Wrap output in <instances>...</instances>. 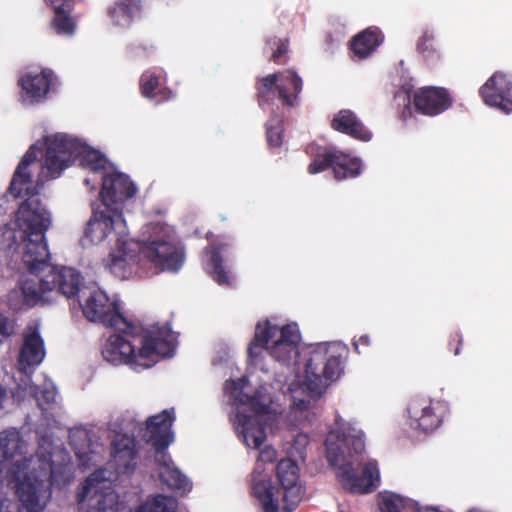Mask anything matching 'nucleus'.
Returning a JSON list of instances; mask_svg holds the SVG:
<instances>
[{
  "label": "nucleus",
  "instance_id": "32",
  "mask_svg": "<svg viewBox=\"0 0 512 512\" xmlns=\"http://www.w3.org/2000/svg\"><path fill=\"white\" fill-rule=\"evenodd\" d=\"M334 158L333 176L336 180L355 178L361 174L362 162L359 158L338 150H336Z\"/></svg>",
  "mask_w": 512,
  "mask_h": 512
},
{
  "label": "nucleus",
  "instance_id": "8",
  "mask_svg": "<svg viewBox=\"0 0 512 512\" xmlns=\"http://www.w3.org/2000/svg\"><path fill=\"white\" fill-rule=\"evenodd\" d=\"M257 340L271 343L267 347L269 354L278 362L288 365L298 355L300 334L296 325H284L279 328L266 321L264 326L257 324Z\"/></svg>",
  "mask_w": 512,
  "mask_h": 512
},
{
  "label": "nucleus",
  "instance_id": "47",
  "mask_svg": "<svg viewBox=\"0 0 512 512\" xmlns=\"http://www.w3.org/2000/svg\"><path fill=\"white\" fill-rule=\"evenodd\" d=\"M296 495H297V492L294 491L290 494V496L288 497V500H286L284 497V501L288 504V505H291L290 507H288V511H292L295 506L300 502V501H297L294 503L295 499H296Z\"/></svg>",
  "mask_w": 512,
  "mask_h": 512
},
{
  "label": "nucleus",
  "instance_id": "48",
  "mask_svg": "<svg viewBox=\"0 0 512 512\" xmlns=\"http://www.w3.org/2000/svg\"><path fill=\"white\" fill-rule=\"evenodd\" d=\"M8 397V390L2 384H0V410L3 409V403Z\"/></svg>",
  "mask_w": 512,
  "mask_h": 512
},
{
  "label": "nucleus",
  "instance_id": "1",
  "mask_svg": "<svg viewBox=\"0 0 512 512\" xmlns=\"http://www.w3.org/2000/svg\"><path fill=\"white\" fill-rule=\"evenodd\" d=\"M17 223L24 231L23 262L34 277L21 282L23 305L32 308L50 303L53 295L74 298L78 295L83 277L75 268L49 263L50 253L45 239L51 220L38 198L29 197L21 203Z\"/></svg>",
  "mask_w": 512,
  "mask_h": 512
},
{
  "label": "nucleus",
  "instance_id": "21",
  "mask_svg": "<svg viewBox=\"0 0 512 512\" xmlns=\"http://www.w3.org/2000/svg\"><path fill=\"white\" fill-rule=\"evenodd\" d=\"M330 126L334 131L362 142H369L373 133L365 126L357 114L350 109H341L334 114Z\"/></svg>",
  "mask_w": 512,
  "mask_h": 512
},
{
  "label": "nucleus",
  "instance_id": "45",
  "mask_svg": "<svg viewBox=\"0 0 512 512\" xmlns=\"http://www.w3.org/2000/svg\"><path fill=\"white\" fill-rule=\"evenodd\" d=\"M277 456V452L272 447H265L259 452L258 460L264 463H272Z\"/></svg>",
  "mask_w": 512,
  "mask_h": 512
},
{
  "label": "nucleus",
  "instance_id": "13",
  "mask_svg": "<svg viewBox=\"0 0 512 512\" xmlns=\"http://www.w3.org/2000/svg\"><path fill=\"white\" fill-rule=\"evenodd\" d=\"M102 486L104 481L97 473L88 476L82 484V488L77 493V502L81 504L89 499L87 512L114 511L118 496L110 486L105 488Z\"/></svg>",
  "mask_w": 512,
  "mask_h": 512
},
{
  "label": "nucleus",
  "instance_id": "44",
  "mask_svg": "<svg viewBox=\"0 0 512 512\" xmlns=\"http://www.w3.org/2000/svg\"><path fill=\"white\" fill-rule=\"evenodd\" d=\"M463 344V336L459 332H452L449 335L448 347L453 351L454 355L460 354V348Z\"/></svg>",
  "mask_w": 512,
  "mask_h": 512
},
{
  "label": "nucleus",
  "instance_id": "26",
  "mask_svg": "<svg viewBox=\"0 0 512 512\" xmlns=\"http://www.w3.org/2000/svg\"><path fill=\"white\" fill-rule=\"evenodd\" d=\"M54 78L52 70L43 69L39 74H25L18 80V85L28 97L40 100L48 94Z\"/></svg>",
  "mask_w": 512,
  "mask_h": 512
},
{
  "label": "nucleus",
  "instance_id": "35",
  "mask_svg": "<svg viewBox=\"0 0 512 512\" xmlns=\"http://www.w3.org/2000/svg\"><path fill=\"white\" fill-rule=\"evenodd\" d=\"M19 437L16 433H8L0 437V472L7 468L16 461V451L19 448Z\"/></svg>",
  "mask_w": 512,
  "mask_h": 512
},
{
  "label": "nucleus",
  "instance_id": "33",
  "mask_svg": "<svg viewBox=\"0 0 512 512\" xmlns=\"http://www.w3.org/2000/svg\"><path fill=\"white\" fill-rule=\"evenodd\" d=\"M306 153L312 158L307 167L309 174L314 175L326 171L329 168L333 169L335 149L328 147H320L316 145H309L306 148Z\"/></svg>",
  "mask_w": 512,
  "mask_h": 512
},
{
  "label": "nucleus",
  "instance_id": "23",
  "mask_svg": "<svg viewBox=\"0 0 512 512\" xmlns=\"http://www.w3.org/2000/svg\"><path fill=\"white\" fill-rule=\"evenodd\" d=\"M166 83V73L162 70L148 69L143 72L139 80L141 95L148 99H155L157 103L169 101L174 98L173 91L162 87Z\"/></svg>",
  "mask_w": 512,
  "mask_h": 512
},
{
  "label": "nucleus",
  "instance_id": "39",
  "mask_svg": "<svg viewBox=\"0 0 512 512\" xmlns=\"http://www.w3.org/2000/svg\"><path fill=\"white\" fill-rule=\"evenodd\" d=\"M166 501V496L158 494L152 501L140 505L136 512H172Z\"/></svg>",
  "mask_w": 512,
  "mask_h": 512
},
{
  "label": "nucleus",
  "instance_id": "40",
  "mask_svg": "<svg viewBox=\"0 0 512 512\" xmlns=\"http://www.w3.org/2000/svg\"><path fill=\"white\" fill-rule=\"evenodd\" d=\"M381 512H401L403 499L395 494H386L379 503Z\"/></svg>",
  "mask_w": 512,
  "mask_h": 512
},
{
  "label": "nucleus",
  "instance_id": "49",
  "mask_svg": "<svg viewBox=\"0 0 512 512\" xmlns=\"http://www.w3.org/2000/svg\"><path fill=\"white\" fill-rule=\"evenodd\" d=\"M43 397L47 400V402H51L54 400V393L51 391H44Z\"/></svg>",
  "mask_w": 512,
  "mask_h": 512
},
{
  "label": "nucleus",
  "instance_id": "42",
  "mask_svg": "<svg viewBox=\"0 0 512 512\" xmlns=\"http://www.w3.org/2000/svg\"><path fill=\"white\" fill-rule=\"evenodd\" d=\"M268 343H262L257 340V329L255 330V335L253 341L250 343L248 347V356L252 361H255L260 355L262 349H267Z\"/></svg>",
  "mask_w": 512,
  "mask_h": 512
},
{
  "label": "nucleus",
  "instance_id": "27",
  "mask_svg": "<svg viewBox=\"0 0 512 512\" xmlns=\"http://www.w3.org/2000/svg\"><path fill=\"white\" fill-rule=\"evenodd\" d=\"M384 35L377 27H368L355 35L350 41V50L362 60L373 54L383 43Z\"/></svg>",
  "mask_w": 512,
  "mask_h": 512
},
{
  "label": "nucleus",
  "instance_id": "2",
  "mask_svg": "<svg viewBox=\"0 0 512 512\" xmlns=\"http://www.w3.org/2000/svg\"><path fill=\"white\" fill-rule=\"evenodd\" d=\"M130 326L116 330L117 333L108 338L102 350V356L107 362L149 368L153 356H172L175 347L170 328L153 326L143 330L131 322Z\"/></svg>",
  "mask_w": 512,
  "mask_h": 512
},
{
  "label": "nucleus",
  "instance_id": "12",
  "mask_svg": "<svg viewBox=\"0 0 512 512\" xmlns=\"http://www.w3.org/2000/svg\"><path fill=\"white\" fill-rule=\"evenodd\" d=\"M125 228L121 209L93 208L92 216L85 228V238L92 244H99L112 233L123 236Z\"/></svg>",
  "mask_w": 512,
  "mask_h": 512
},
{
  "label": "nucleus",
  "instance_id": "43",
  "mask_svg": "<svg viewBox=\"0 0 512 512\" xmlns=\"http://www.w3.org/2000/svg\"><path fill=\"white\" fill-rule=\"evenodd\" d=\"M15 330V324L8 317L0 314V335L7 339L9 338Z\"/></svg>",
  "mask_w": 512,
  "mask_h": 512
},
{
  "label": "nucleus",
  "instance_id": "41",
  "mask_svg": "<svg viewBox=\"0 0 512 512\" xmlns=\"http://www.w3.org/2000/svg\"><path fill=\"white\" fill-rule=\"evenodd\" d=\"M288 52V40H279L277 49L273 52L271 60L276 64H284Z\"/></svg>",
  "mask_w": 512,
  "mask_h": 512
},
{
  "label": "nucleus",
  "instance_id": "9",
  "mask_svg": "<svg viewBox=\"0 0 512 512\" xmlns=\"http://www.w3.org/2000/svg\"><path fill=\"white\" fill-rule=\"evenodd\" d=\"M325 444L326 458L332 466H338L344 460L346 450L361 454L365 449L363 433L339 416L335 419L334 428Z\"/></svg>",
  "mask_w": 512,
  "mask_h": 512
},
{
  "label": "nucleus",
  "instance_id": "7",
  "mask_svg": "<svg viewBox=\"0 0 512 512\" xmlns=\"http://www.w3.org/2000/svg\"><path fill=\"white\" fill-rule=\"evenodd\" d=\"M240 402L254 413L248 415L238 412L236 415L237 430L248 447L258 449L266 440V423L262 416L268 414L271 399L263 386L257 388L252 395L243 394Z\"/></svg>",
  "mask_w": 512,
  "mask_h": 512
},
{
  "label": "nucleus",
  "instance_id": "36",
  "mask_svg": "<svg viewBox=\"0 0 512 512\" xmlns=\"http://www.w3.org/2000/svg\"><path fill=\"white\" fill-rule=\"evenodd\" d=\"M104 266L116 277L125 278L127 274L126 254L121 251H113L103 259Z\"/></svg>",
  "mask_w": 512,
  "mask_h": 512
},
{
  "label": "nucleus",
  "instance_id": "6",
  "mask_svg": "<svg viewBox=\"0 0 512 512\" xmlns=\"http://www.w3.org/2000/svg\"><path fill=\"white\" fill-rule=\"evenodd\" d=\"M302 78L294 70H284L256 79L255 90L261 108L277 99L283 107L294 108L302 92Z\"/></svg>",
  "mask_w": 512,
  "mask_h": 512
},
{
  "label": "nucleus",
  "instance_id": "22",
  "mask_svg": "<svg viewBox=\"0 0 512 512\" xmlns=\"http://www.w3.org/2000/svg\"><path fill=\"white\" fill-rule=\"evenodd\" d=\"M138 451L133 438L122 436L111 445V464L118 474H130L137 465Z\"/></svg>",
  "mask_w": 512,
  "mask_h": 512
},
{
  "label": "nucleus",
  "instance_id": "14",
  "mask_svg": "<svg viewBox=\"0 0 512 512\" xmlns=\"http://www.w3.org/2000/svg\"><path fill=\"white\" fill-rule=\"evenodd\" d=\"M479 95L483 102L506 114L512 112V76L496 71L480 87Z\"/></svg>",
  "mask_w": 512,
  "mask_h": 512
},
{
  "label": "nucleus",
  "instance_id": "11",
  "mask_svg": "<svg viewBox=\"0 0 512 512\" xmlns=\"http://www.w3.org/2000/svg\"><path fill=\"white\" fill-rule=\"evenodd\" d=\"M83 315L90 321L102 323L115 330L131 328L130 322L110 302L103 291H93L82 305Z\"/></svg>",
  "mask_w": 512,
  "mask_h": 512
},
{
  "label": "nucleus",
  "instance_id": "31",
  "mask_svg": "<svg viewBox=\"0 0 512 512\" xmlns=\"http://www.w3.org/2000/svg\"><path fill=\"white\" fill-rule=\"evenodd\" d=\"M206 261L204 264L206 272L212 279L221 286H230L233 276L223 264V257L218 246H209L204 250Z\"/></svg>",
  "mask_w": 512,
  "mask_h": 512
},
{
  "label": "nucleus",
  "instance_id": "18",
  "mask_svg": "<svg viewBox=\"0 0 512 512\" xmlns=\"http://www.w3.org/2000/svg\"><path fill=\"white\" fill-rule=\"evenodd\" d=\"M142 253L157 268L163 271H178L184 261L182 248L167 240L146 243L142 247Z\"/></svg>",
  "mask_w": 512,
  "mask_h": 512
},
{
  "label": "nucleus",
  "instance_id": "50",
  "mask_svg": "<svg viewBox=\"0 0 512 512\" xmlns=\"http://www.w3.org/2000/svg\"><path fill=\"white\" fill-rule=\"evenodd\" d=\"M84 182H85L86 185H89V183H90L89 179H85Z\"/></svg>",
  "mask_w": 512,
  "mask_h": 512
},
{
  "label": "nucleus",
  "instance_id": "30",
  "mask_svg": "<svg viewBox=\"0 0 512 512\" xmlns=\"http://www.w3.org/2000/svg\"><path fill=\"white\" fill-rule=\"evenodd\" d=\"M160 454L161 456L156 459V463L163 469L159 473L161 481L174 490L190 491L192 484L188 478L174 466L172 459L167 453L163 452Z\"/></svg>",
  "mask_w": 512,
  "mask_h": 512
},
{
  "label": "nucleus",
  "instance_id": "28",
  "mask_svg": "<svg viewBox=\"0 0 512 512\" xmlns=\"http://www.w3.org/2000/svg\"><path fill=\"white\" fill-rule=\"evenodd\" d=\"M277 478L284 490L283 497L288 500L290 494L294 491L297 492L294 501H300L302 495L301 486L297 485L299 480V467L295 461L290 458L282 459L277 464Z\"/></svg>",
  "mask_w": 512,
  "mask_h": 512
},
{
  "label": "nucleus",
  "instance_id": "19",
  "mask_svg": "<svg viewBox=\"0 0 512 512\" xmlns=\"http://www.w3.org/2000/svg\"><path fill=\"white\" fill-rule=\"evenodd\" d=\"M175 421L174 409H165L150 416L146 421L147 442L151 443L157 454L163 453L174 441L172 425Z\"/></svg>",
  "mask_w": 512,
  "mask_h": 512
},
{
  "label": "nucleus",
  "instance_id": "24",
  "mask_svg": "<svg viewBox=\"0 0 512 512\" xmlns=\"http://www.w3.org/2000/svg\"><path fill=\"white\" fill-rule=\"evenodd\" d=\"M44 341L37 326L29 325L23 334V344L19 352V365L37 366L45 357Z\"/></svg>",
  "mask_w": 512,
  "mask_h": 512
},
{
  "label": "nucleus",
  "instance_id": "17",
  "mask_svg": "<svg viewBox=\"0 0 512 512\" xmlns=\"http://www.w3.org/2000/svg\"><path fill=\"white\" fill-rule=\"evenodd\" d=\"M136 186L130 178L119 172L107 174L103 177L100 198L102 206L106 209H120L119 204L134 197Z\"/></svg>",
  "mask_w": 512,
  "mask_h": 512
},
{
  "label": "nucleus",
  "instance_id": "25",
  "mask_svg": "<svg viewBox=\"0 0 512 512\" xmlns=\"http://www.w3.org/2000/svg\"><path fill=\"white\" fill-rule=\"evenodd\" d=\"M143 9L142 0H115L107 7L106 13L113 25L129 27L135 20L141 19Z\"/></svg>",
  "mask_w": 512,
  "mask_h": 512
},
{
  "label": "nucleus",
  "instance_id": "4",
  "mask_svg": "<svg viewBox=\"0 0 512 512\" xmlns=\"http://www.w3.org/2000/svg\"><path fill=\"white\" fill-rule=\"evenodd\" d=\"M30 459L20 457L8 470L7 480L14 484L19 500V512H42L50 501V485L37 476L28 473Z\"/></svg>",
  "mask_w": 512,
  "mask_h": 512
},
{
  "label": "nucleus",
  "instance_id": "34",
  "mask_svg": "<svg viewBox=\"0 0 512 512\" xmlns=\"http://www.w3.org/2000/svg\"><path fill=\"white\" fill-rule=\"evenodd\" d=\"M274 490L270 481L261 480L253 484L252 494L259 500L263 512H279V501Z\"/></svg>",
  "mask_w": 512,
  "mask_h": 512
},
{
  "label": "nucleus",
  "instance_id": "46",
  "mask_svg": "<svg viewBox=\"0 0 512 512\" xmlns=\"http://www.w3.org/2000/svg\"><path fill=\"white\" fill-rule=\"evenodd\" d=\"M370 343H371V339L368 335H361L357 340H354L353 341V346L355 348V350L360 353L359 351V346H364V347H368L370 346Z\"/></svg>",
  "mask_w": 512,
  "mask_h": 512
},
{
  "label": "nucleus",
  "instance_id": "3",
  "mask_svg": "<svg viewBox=\"0 0 512 512\" xmlns=\"http://www.w3.org/2000/svg\"><path fill=\"white\" fill-rule=\"evenodd\" d=\"M96 172L104 169L106 160L97 150L66 134H56L46 139L44 167L51 178H57L76 159Z\"/></svg>",
  "mask_w": 512,
  "mask_h": 512
},
{
  "label": "nucleus",
  "instance_id": "15",
  "mask_svg": "<svg viewBox=\"0 0 512 512\" xmlns=\"http://www.w3.org/2000/svg\"><path fill=\"white\" fill-rule=\"evenodd\" d=\"M453 96L447 88L424 86L417 89L412 96V106L418 114L435 117L452 107Z\"/></svg>",
  "mask_w": 512,
  "mask_h": 512
},
{
  "label": "nucleus",
  "instance_id": "29",
  "mask_svg": "<svg viewBox=\"0 0 512 512\" xmlns=\"http://www.w3.org/2000/svg\"><path fill=\"white\" fill-rule=\"evenodd\" d=\"M37 158V151L35 145H32L24 154L22 160L18 164L13 178L11 180L9 190L10 193L16 197H24L31 195V191L29 188H26L25 192L23 191V186L26 184H30L32 182L31 175L26 170L28 166L33 163Z\"/></svg>",
  "mask_w": 512,
  "mask_h": 512
},
{
  "label": "nucleus",
  "instance_id": "16",
  "mask_svg": "<svg viewBox=\"0 0 512 512\" xmlns=\"http://www.w3.org/2000/svg\"><path fill=\"white\" fill-rule=\"evenodd\" d=\"M338 477L346 490L360 494L373 492L380 481L376 461L367 462L360 476L356 475L351 463L341 464L338 467Z\"/></svg>",
  "mask_w": 512,
  "mask_h": 512
},
{
  "label": "nucleus",
  "instance_id": "20",
  "mask_svg": "<svg viewBox=\"0 0 512 512\" xmlns=\"http://www.w3.org/2000/svg\"><path fill=\"white\" fill-rule=\"evenodd\" d=\"M43 1L53 13L50 26L55 33L66 37L73 36L77 28V21L72 15L75 7V0Z\"/></svg>",
  "mask_w": 512,
  "mask_h": 512
},
{
  "label": "nucleus",
  "instance_id": "37",
  "mask_svg": "<svg viewBox=\"0 0 512 512\" xmlns=\"http://www.w3.org/2000/svg\"><path fill=\"white\" fill-rule=\"evenodd\" d=\"M283 120L275 116L266 124V138L268 145L272 148H280L283 143Z\"/></svg>",
  "mask_w": 512,
  "mask_h": 512
},
{
  "label": "nucleus",
  "instance_id": "38",
  "mask_svg": "<svg viewBox=\"0 0 512 512\" xmlns=\"http://www.w3.org/2000/svg\"><path fill=\"white\" fill-rule=\"evenodd\" d=\"M434 42V32L426 29L417 41V51L423 54L426 58L432 57L437 52Z\"/></svg>",
  "mask_w": 512,
  "mask_h": 512
},
{
  "label": "nucleus",
  "instance_id": "5",
  "mask_svg": "<svg viewBox=\"0 0 512 512\" xmlns=\"http://www.w3.org/2000/svg\"><path fill=\"white\" fill-rule=\"evenodd\" d=\"M345 348L339 343H319L310 351L305 364V384L312 393H321L342 372Z\"/></svg>",
  "mask_w": 512,
  "mask_h": 512
},
{
  "label": "nucleus",
  "instance_id": "10",
  "mask_svg": "<svg viewBox=\"0 0 512 512\" xmlns=\"http://www.w3.org/2000/svg\"><path fill=\"white\" fill-rule=\"evenodd\" d=\"M408 423L411 428L430 433L438 429L449 413L448 403L423 396H414L407 405Z\"/></svg>",
  "mask_w": 512,
  "mask_h": 512
}]
</instances>
